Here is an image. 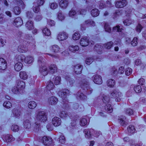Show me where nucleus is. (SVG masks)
I'll return each instance as SVG.
<instances>
[{
	"label": "nucleus",
	"instance_id": "1",
	"mask_svg": "<svg viewBox=\"0 0 146 146\" xmlns=\"http://www.w3.org/2000/svg\"><path fill=\"white\" fill-rule=\"evenodd\" d=\"M26 40H28L29 41H27L26 43V41L23 42V45H20L18 48V51L21 53H25L28 51V47H30L31 46V48H34L35 46V42L34 39L32 36L30 35H26L24 37Z\"/></svg>",
	"mask_w": 146,
	"mask_h": 146
},
{
	"label": "nucleus",
	"instance_id": "2",
	"mask_svg": "<svg viewBox=\"0 0 146 146\" xmlns=\"http://www.w3.org/2000/svg\"><path fill=\"white\" fill-rule=\"evenodd\" d=\"M47 119L46 114L44 111H36L34 117L35 123L33 125L34 128L36 129H39L40 123L44 122Z\"/></svg>",
	"mask_w": 146,
	"mask_h": 146
},
{
	"label": "nucleus",
	"instance_id": "3",
	"mask_svg": "<svg viewBox=\"0 0 146 146\" xmlns=\"http://www.w3.org/2000/svg\"><path fill=\"white\" fill-rule=\"evenodd\" d=\"M103 104L104 106V111H107L109 113H111L113 111L112 106L109 103L110 98L108 95L104 94L102 96Z\"/></svg>",
	"mask_w": 146,
	"mask_h": 146
},
{
	"label": "nucleus",
	"instance_id": "4",
	"mask_svg": "<svg viewBox=\"0 0 146 146\" xmlns=\"http://www.w3.org/2000/svg\"><path fill=\"white\" fill-rule=\"evenodd\" d=\"M69 94V91L67 89H64L62 91H59L58 93L59 96L62 98L63 106L65 108H68L69 107V104L70 103L68 102L66 96Z\"/></svg>",
	"mask_w": 146,
	"mask_h": 146
},
{
	"label": "nucleus",
	"instance_id": "5",
	"mask_svg": "<svg viewBox=\"0 0 146 146\" xmlns=\"http://www.w3.org/2000/svg\"><path fill=\"white\" fill-rule=\"evenodd\" d=\"M38 63L41 66L39 68L40 74L43 76L46 75L48 73V69L45 65V60L42 58H39L38 60Z\"/></svg>",
	"mask_w": 146,
	"mask_h": 146
},
{
	"label": "nucleus",
	"instance_id": "6",
	"mask_svg": "<svg viewBox=\"0 0 146 146\" xmlns=\"http://www.w3.org/2000/svg\"><path fill=\"white\" fill-rule=\"evenodd\" d=\"M83 79L82 81L79 83L82 88L87 92L88 94H91L92 92V89L90 88L89 86V82L86 81L84 76L82 78Z\"/></svg>",
	"mask_w": 146,
	"mask_h": 146
},
{
	"label": "nucleus",
	"instance_id": "7",
	"mask_svg": "<svg viewBox=\"0 0 146 146\" xmlns=\"http://www.w3.org/2000/svg\"><path fill=\"white\" fill-rule=\"evenodd\" d=\"M110 95L111 98H115L116 101L119 102L121 100L122 94L118 90H113L111 92Z\"/></svg>",
	"mask_w": 146,
	"mask_h": 146
},
{
	"label": "nucleus",
	"instance_id": "8",
	"mask_svg": "<svg viewBox=\"0 0 146 146\" xmlns=\"http://www.w3.org/2000/svg\"><path fill=\"white\" fill-rule=\"evenodd\" d=\"M80 44L82 46H86L88 45L91 46L93 45L94 42L92 40L89 41L87 38L84 37L82 38L80 42Z\"/></svg>",
	"mask_w": 146,
	"mask_h": 146
},
{
	"label": "nucleus",
	"instance_id": "9",
	"mask_svg": "<svg viewBox=\"0 0 146 146\" xmlns=\"http://www.w3.org/2000/svg\"><path fill=\"white\" fill-rule=\"evenodd\" d=\"M42 141L46 146H53L52 139L50 137L44 136L42 138Z\"/></svg>",
	"mask_w": 146,
	"mask_h": 146
},
{
	"label": "nucleus",
	"instance_id": "10",
	"mask_svg": "<svg viewBox=\"0 0 146 146\" xmlns=\"http://www.w3.org/2000/svg\"><path fill=\"white\" fill-rule=\"evenodd\" d=\"M95 23V22L91 20H88L85 21V24L81 25V29L82 30H85L86 29V26H94Z\"/></svg>",
	"mask_w": 146,
	"mask_h": 146
},
{
	"label": "nucleus",
	"instance_id": "11",
	"mask_svg": "<svg viewBox=\"0 0 146 146\" xmlns=\"http://www.w3.org/2000/svg\"><path fill=\"white\" fill-rule=\"evenodd\" d=\"M68 36V35L66 33L61 32L58 35L57 39L60 41L64 40L67 39Z\"/></svg>",
	"mask_w": 146,
	"mask_h": 146
},
{
	"label": "nucleus",
	"instance_id": "12",
	"mask_svg": "<svg viewBox=\"0 0 146 146\" xmlns=\"http://www.w3.org/2000/svg\"><path fill=\"white\" fill-rule=\"evenodd\" d=\"M22 110L21 108H14L12 110L13 115L12 116L18 118L21 115Z\"/></svg>",
	"mask_w": 146,
	"mask_h": 146
},
{
	"label": "nucleus",
	"instance_id": "13",
	"mask_svg": "<svg viewBox=\"0 0 146 146\" xmlns=\"http://www.w3.org/2000/svg\"><path fill=\"white\" fill-rule=\"evenodd\" d=\"M54 86L52 82L51 81H49L47 83V85L46 86L47 89L46 92L48 94H50L51 93L52 94V93L51 92V90H52L54 88Z\"/></svg>",
	"mask_w": 146,
	"mask_h": 146
},
{
	"label": "nucleus",
	"instance_id": "14",
	"mask_svg": "<svg viewBox=\"0 0 146 146\" xmlns=\"http://www.w3.org/2000/svg\"><path fill=\"white\" fill-rule=\"evenodd\" d=\"M52 122L54 126L57 127L61 125L62 121L59 117H55L52 118Z\"/></svg>",
	"mask_w": 146,
	"mask_h": 146
},
{
	"label": "nucleus",
	"instance_id": "15",
	"mask_svg": "<svg viewBox=\"0 0 146 146\" xmlns=\"http://www.w3.org/2000/svg\"><path fill=\"white\" fill-rule=\"evenodd\" d=\"M126 0H122L115 2V6L117 8H121L125 7L127 4Z\"/></svg>",
	"mask_w": 146,
	"mask_h": 146
},
{
	"label": "nucleus",
	"instance_id": "16",
	"mask_svg": "<svg viewBox=\"0 0 146 146\" xmlns=\"http://www.w3.org/2000/svg\"><path fill=\"white\" fill-rule=\"evenodd\" d=\"M3 140L5 142H9L14 140V138L12 135L10 134L5 135L2 137Z\"/></svg>",
	"mask_w": 146,
	"mask_h": 146
},
{
	"label": "nucleus",
	"instance_id": "17",
	"mask_svg": "<svg viewBox=\"0 0 146 146\" xmlns=\"http://www.w3.org/2000/svg\"><path fill=\"white\" fill-rule=\"evenodd\" d=\"M7 64L6 60L3 58H0V70H4L7 68Z\"/></svg>",
	"mask_w": 146,
	"mask_h": 146
},
{
	"label": "nucleus",
	"instance_id": "18",
	"mask_svg": "<svg viewBox=\"0 0 146 146\" xmlns=\"http://www.w3.org/2000/svg\"><path fill=\"white\" fill-rule=\"evenodd\" d=\"M93 81L97 84H101L102 82V77L101 76L98 75H95L93 76Z\"/></svg>",
	"mask_w": 146,
	"mask_h": 146
},
{
	"label": "nucleus",
	"instance_id": "19",
	"mask_svg": "<svg viewBox=\"0 0 146 146\" xmlns=\"http://www.w3.org/2000/svg\"><path fill=\"white\" fill-rule=\"evenodd\" d=\"M14 25L16 27L21 26L23 24V22L22 19L19 17L16 18L14 21Z\"/></svg>",
	"mask_w": 146,
	"mask_h": 146
},
{
	"label": "nucleus",
	"instance_id": "20",
	"mask_svg": "<svg viewBox=\"0 0 146 146\" xmlns=\"http://www.w3.org/2000/svg\"><path fill=\"white\" fill-rule=\"evenodd\" d=\"M48 70L50 73L53 74L56 71L57 67L56 65L51 64L49 66Z\"/></svg>",
	"mask_w": 146,
	"mask_h": 146
},
{
	"label": "nucleus",
	"instance_id": "21",
	"mask_svg": "<svg viewBox=\"0 0 146 146\" xmlns=\"http://www.w3.org/2000/svg\"><path fill=\"white\" fill-rule=\"evenodd\" d=\"M17 87L21 91L23 90L25 88V83L23 81L21 80H18L17 82Z\"/></svg>",
	"mask_w": 146,
	"mask_h": 146
},
{
	"label": "nucleus",
	"instance_id": "22",
	"mask_svg": "<svg viewBox=\"0 0 146 146\" xmlns=\"http://www.w3.org/2000/svg\"><path fill=\"white\" fill-rule=\"evenodd\" d=\"M34 60L33 57L30 55H28L26 57L25 56L24 62L25 63L30 64L33 63Z\"/></svg>",
	"mask_w": 146,
	"mask_h": 146
},
{
	"label": "nucleus",
	"instance_id": "23",
	"mask_svg": "<svg viewBox=\"0 0 146 146\" xmlns=\"http://www.w3.org/2000/svg\"><path fill=\"white\" fill-rule=\"evenodd\" d=\"M58 102V99L54 96H51L48 100V102L51 105L56 104Z\"/></svg>",
	"mask_w": 146,
	"mask_h": 146
},
{
	"label": "nucleus",
	"instance_id": "24",
	"mask_svg": "<svg viewBox=\"0 0 146 146\" xmlns=\"http://www.w3.org/2000/svg\"><path fill=\"white\" fill-rule=\"evenodd\" d=\"M23 66V64L20 62L16 63L14 65V68L16 71L19 72L22 68Z\"/></svg>",
	"mask_w": 146,
	"mask_h": 146
},
{
	"label": "nucleus",
	"instance_id": "25",
	"mask_svg": "<svg viewBox=\"0 0 146 146\" xmlns=\"http://www.w3.org/2000/svg\"><path fill=\"white\" fill-rule=\"evenodd\" d=\"M68 1L67 0H61L59 3L60 6L63 9H66L68 6Z\"/></svg>",
	"mask_w": 146,
	"mask_h": 146
},
{
	"label": "nucleus",
	"instance_id": "26",
	"mask_svg": "<svg viewBox=\"0 0 146 146\" xmlns=\"http://www.w3.org/2000/svg\"><path fill=\"white\" fill-rule=\"evenodd\" d=\"M82 69V66L79 64L76 65L74 68L75 72L76 74H80L81 73Z\"/></svg>",
	"mask_w": 146,
	"mask_h": 146
},
{
	"label": "nucleus",
	"instance_id": "27",
	"mask_svg": "<svg viewBox=\"0 0 146 146\" xmlns=\"http://www.w3.org/2000/svg\"><path fill=\"white\" fill-rule=\"evenodd\" d=\"M136 131L135 127L132 125H129L128 126V135H133Z\"/></svg>",
	"mask_w": 146,
	"mask_h": 146
},
{
	"label": "nucleus",
	"instance_id": "28",
	"mask_svg": "<svg viewBox=\"0 0 146 146\" xmlns=\"http://www.w3.org/2000/svg\"><path fill=\"white\" fill-rule=\"evenodd\" d=\"M19 76L20 78L23 80H26L28 77L27 72L25 71L20 72L19 73Z\"/></svg>",
	"mask_w": 146,
	"mask_h": 146
},
{
	"label": "nucleus",
	"instance_id": "29",
	"mask_svg": "<svg viewBox=\"0 0 146 146\" xmlns=\"http://www.w3.org/2000/svg\"><path fill=\"white\" fill-rule=\"evenodd\" d=\"M103 48V47L102 46L98 44L96 45L94 47L96 51L97 52L100 54L102 53Z\"/></svg>",
	"mask_w": 146,
	"mask_h": 146
},
{
	"label": "nucleus",
	"instance_id": "30",
	"mask_svg": "<svg viewBox=\"0 0 146 146\" xmlns=\"http://www.w3.org/2000/svg\"><path fill=\"white\" fill-rule=\"evenodd\" d=\"M69 49L70 51L75 52L79 50V47L78 45H71L69 46Z\"/></svg>",
	"mask_w": 146,
	"mask_h": 146
},
{
	"label": "nucleus",
	"instance_id": "31",
	"mask_svg": "<svg viewBox=\"0 0 146 146\" xmlns=\"http://www.w3.org/2000/svg\"><path fill=\"white\" fill-rule=\"evenodd\" d=\"M58 111L59 115L61 118H65L68 116V114L64 111L58 110Z\"/></svg>",
	"mask_w": 146,
	"mask_h": 146
},
{
	"label": "nucleus",
	"instance_id": "32",
	"mask_svg": "<svg viewBox=\"0 0 146 146\" xmlns=\"http://www.w3.org/2000/svg\"><path fill=\"white\" fill-rule=\"evenodd\" d=\"M24 127L26 129L30 128L31 126V122L28 119L25 120L23 123Z\"/></svg>",
	"mask_w": 146,
	"mask_h": 146
},
{
	"label": "nucleus",
	"instance_id": "33",
	"mask_svg": "<svg viewBox=\"0 0 146 146\" xmlns=\"http://www.w3.org/2000/svg\"><path fill=\"white\" fill-rule=\"evenodd\" d=\"M33 21H29L26 23L25 26L27 29L30 30L32 29L33 28Z\"/></svg>",
	"mask_w": 146,
	"mask_h": 146
},
{
	"label": "nucleus",
	"instance_id": "34",
	"mask_svg": "<svg viewBox=\"0 0 146 146\" xmlns=\"http://www.w3.org/2000/svg\"><path fill=\"white\" fill-rule=\"evenodd\" d=\"M125 117L123 115L119 117L118 120L121 125L123 126H125Z\"/></svg>",
	"mask_w": 146,
	"mask_h": 146
},
{
	"label": "nucleus",
	"instance_id": "35",
	"mask_svg": "<svg viewBox=\"0 0 146 146\" xmlns=\"http://www.w3.org/2000/svg\"><path fill=\"white\" fill-rule=\"evenodd\" d=\"M92 15L94 17H97L99 14V11L97 9H94L92 10L91 11Z\"/></svg>",
	"mask_w": 146,
	"mask_h": 146
},
{
	"label": "nucleus",
	"instance_id": "36",
	"mask_svg": "<svg viewBox=\"0 0 146 146\" xmlns=\"http://www.w3.org/2000/svg\"><path fill=\"white\" fill-rule=\"evenodd\" d=\"M28 106L29 108L34 109L36 107V104L35 102L31 101L29 103Z\"/></svg>",
	"mask_w": 146,
	"mask_h": 146
},
{
	"label": "nucleus",
	"instance_id": "37",
	"mask_svg": "<svg viewBox=\"0 0 146 146\" xmlns=\"http://www.w3.org/2000/svg\"><path fill=\"white\" fill-rule=\"evenodd\" d=\"M108 86L110 87H113L115 84V82L114 80L110 79L107 82Z\"/></svg>",
	"mask_w": 146,
	"mask_h": 146
},
{
	"label": "nucleus",
	"instance_id": "38",
	"mask_svg": "<svg viewBox=\"0 0 146 146\" xmlns=\"http://www.w3.org/2000/svg\"><path fill=\"white\" fill-rule=\"evenodd\" d=\"M134 90L136 93H140L142 91V88L141 86L136 85L134 87Z\"/></svg>",
	"mask_w": 146,
	"mask_h": 146
},
{
	"label": "nucleus",
	"instance_id": "39",
	"mask_svg": "<svg viewBox=\"0 0 146 146\" xmlns=\"http://www.w3.org/2000/svg\"><path fill=\"white\" fill-rule=\"evenodd\" d=\"M84 132L85 134V137L88 138H90L91 137L92 134L88 129H85L84 130Z\"/></svg>",
	"mask_w": 146,
	"mask_h": 146
},
{
	"label": "nucleus",
	"instance_id": "40",
	"mask_svg": "<svg viewBox=\"0 0 146 146\" xmlns=\"http://www.w3.org/2000/svg\"><path fill=\"white\" fill-rule=\"evenodd\" d=\"M123 29L122 28H120L119 25H116L115 27H113V31L114 32H121Z\"/></svg>",
	"mask_w": 146,
	"mask_h": 146
},
{
	"label": "nucleus",
	"instance_id": "41",
	"mask_svg": "<svg viewBox=\"0 0 146 146\" xmlns=\"http://www.w3.org/2000/svg\"><path fill=\"white\" fill-rule=\"evenodd\" d=\"M80 37V35L78 33H75L72 36V38L74 40H78Z\"/></svg>",
	"mask_w": 146,
	"mask_h": 146
},
{
	"label": "nucleus",
	"instance_id": "42",
	"mask_svg": "<svg viewBox=\"0 0 146 146\" xmlns=\"http://www.w3.org/2000/svg\"><path fill=\"white\" fill-rule=\"evenodd\" d=\"M60 48L56 45H54L52 47L51 50L54 52H58L59 51Z\"/></svg>",
	"mask_w": 146,
	"mask_h": 146
},
{
	"label": "nucleus",
	"instance_id": "43",
	"mask_svg": "<svg viewBox=\"0 0 146 146\" xmlns=\"http://www.w3.org/2000/svg\"><path fill=\"white\" fill-rule=\"evenodd\" d=\"M138 38L135 37L133 38L131 42V45L133 46H137L138 44Z\"/></svg>",
	"mask_w": 146,
	"mask_h": 146
},
{
	"label": "nucleus",
	"instance_id": "44",
	"mask_svg": "<svg viewBox=\"0 0 146 146\" xmlns=\"http://www.w3.org/2000/svg\"><path fill=\"white\" fill-rule=\"evenodd\" d=\"M42 33L45 35L49 36L51 34V33L50 30L47 28H44L42 30Z\"/></svg>",
	"mask_w": 146,
	"mask_h": 146
},
{
	"label": "nucleus",
	"instance_id": "45",
	"mask_svg": "<svg viewBox=\"0 0 146 146\" xmlns=\"http://www.w3.org/2000/svg\"><path fill=\"white\" fill-rule=\"evenodd\" d=\"M113 45V43L110 41L107 42L106 44L103 45L104 47L107 49H110Z\"/></svg>",
	"mask_w": 146,
	"mask_h": 146
},
{
	"label": "nucleus",
	"instance_id": "46",
	"mask_svg": "<svg viewBox=\"0 0 146 146\" xmlns=\"http://www.w3.org/2000/svg\"><path fill=\"white\" fill-rule=\"evenodd\" d=\"M66 80L69 82V84L71 86H72L75 82L74 80H72L68 76H67L65 77Z\"/></svg>",
	"mask_w": 146,
	"mask_h": 146
},
{
	"label": "nucleus",
	"instance_id": "47",
	"mask_svg": "<svg viewBox=\"0 0 146 146\" xmlns=\"http://www.w3.org/2000/svg\"><path fill=\"white\" fill-rule=\"evenodd\" d=\"M25 56L22 54H20L18 56H16V58L17 60L21 62H24Z\"/></svg>",
	"mask_w": 146,
	"mask_h": 146
},
{
	"label": "nucleus",
	"instance_id": "48",
	"mask_svg": "<svg viewBox=\"0 0 146 146\" xmlns=\"http://www.w3.org/2000/svg\"><path fill=\"white\" fill-rule=\"evenodd\" d=\"M87 120L84 118H82L80 121V124L82 126H84L87 125Z\"/></svg>",
	"mask_w": 146,
	"mask_h": 146
},
{
	"label": "nucleus",
	"instance_id": "49",
	"mask_svg": "<svg viewBox=\"0 0 146 146\" xmlns=\"http://www.w3.org/2000/svg\"><path fill=\"white\" fill-rule=\"evenodd\" d=\"M77 95V96L81 100H83L86 98V96H85L82 93H80V92H78Z\"/></svg>",
	"mask_w": 146,
	"mask_h": 146
},
{
	"label": "nucleus",
	"instance_id": "50",
	"mask_svg": "<svg viewBox=\"0 0 146 146\" xmlns=\"http://www.w3.org/2000/svg\"><path fill=\"white\" fill-rule=\"evenodd\" d=\"M13 12L15 15H18L21 13V10L18 6L15 7L13 9Z\"/></svg>",
	"mask_w": 146,
	"mask_h": 146
},
{
	"label": "nucleus",
	"instance_id": "51",
	"mask_svg": "<svg viewBox=\"0 0 146 146\" xmlns=\"http://www.w3.org/2000/svg\"><path fill=\"white\" fill-rule=\"evenodd\" d=\"M61 78L60 77L57 76L55 78L54 80V83L55 85L59 84L60 82Z\"/></svg>",
	"mask_w": 146,
	"mask_h": 146
},
{
	"label": "nucleus",
	"instance_id": "52",
	"mask_svg": "<svg viewBox=\"0 0 146 146\" xmlns=\"http://www.w3.org/2000/svg\"><path fill=\"white\" fill-rule=\"evenodd\" d=\"M3 106L4 107L7 108H9L11 107L12 104L10 102L7 101L4 103Z\"/></svg>",
	"mask_w": 146,
	"mask_h": 146
},
{
	"label": "nucleus",
	"instance_id": "53",
	"mask_svg": "<svg viewBox=\"0 0 146 146\" xmlns=\"http://www.w3.org/2000/svg\"><path fill=\"white\" fill-rule=\"evenodd\" d=\"M59 141L62 144L64 143H65L66 139L65 137L62 134H61L60 135V137L59 138Z\"/></svg>",
	"mask_w": 146,
	"mask_h": 146
},
{
	"label": "nucleus",
	"instance_id": "54",
	"mask_svg": "<svg viewBox=\"0 0 146 146\" xmlns=\"http://www.w3.org/2000/svg\"><path fill=\"white\" fill-rule=\"evenodd\" d=\"M104 29L105 31L108 33H110L111 31V28L108 24L106 23L104 25Z\"/></svg>",
	"mask_w": 146,
	"mask_h": 146
},
{
	"label": "nucleus",
	"instance_id": "55",
	"mask_svg": "<svg viewBox=\"0 0 146 146\" xmlns=\"http://www.w3.org/2000/svg\"><path fill=\"white\" fill-rule=\"evenodd\" d=\"M134 10V9L133 8H131V9H130H130H129L128 8V24H129V25H130L132 23V21H131V20L129 19V17L130 16V14H131V13L132 12V11L133 12V11Z\"/></svg>",
	"mask_w": 146,
	"mask_h": 146
},
{
	"label": "nucleus",
	"instance_id": "56",
	"mask_svg": "<svg viewBox=\"0 0 146 146\" xmlns=\"http://www.w3.org/2000/svg\"><path fill=\"white\" fill-rule=\"evenodd\" d=\"M13 92L14 94H18L20 92V91L17 87H13L12 89Z\"/></svg>",
	"mask_w": 146,
	"mask_h": 146
},
{
	"label": "nucleus",
	"instance_id": "57",
	"mask_svg": "<svg viewBox=\"0 0 146 146\" xmlns=\"http://www.w3.org/2000/svg\"><path fill=\"white\" fill-rule=\"evenodd\" d=\"M143 28V26L140 23H138L135 29L137 32L140 33Z\"/></svg>",
	"mask_w": 146,
	"mask_h": 146
},
{
	"label": "nucleus",
	"instance_id": "58",
	"mask_svg": "<svg viewBox=\"0 0 146 146\" xmlns=\"http://www.w3.org/2000/svg\"><path fill=\"white\" fill-rule=\"evenodd\" d=\"M11 129L13 131H17L19 130V127L17 125H13L11 127Z\"/></svg>",
	"mask_w": 146,
	"mask_h": 146
},
{
	"label": "nucleus",
	"instance_id": "59",
	"mask_svg": "<svg viewBox=\"0 0 146 146\" xmlns=\"http://www.w3.org/2000/svg\"><path fill=\"white\" fill-rule=\"evenodd\" d=\"M17 4L23 9L24 8L25 5L23 1L22 0H20L18 1Z\"/></svg>",
	"mask_w": 146,
	"mask_h": 146
},
{
	"label": "nucleus",
	"instance_id": "60",
	"mask_svg": "<svg viewBox=\"0 0 146 146\" xmlns=\"http://www.w3.org/2000/svg\"><path fill=\"white\" fill-rule=\"evenodd\" d=\"M135 65L136 66H142V65L143 66H144V64L141 63V61L139 59H137L135 61Z\"/></svg>",
	"mask_w": 146,
	"mask_h": 146
},
{
	"label": "nucleus",
	"instance_id": "61",
	"mask_svg": "<svg viewBox=\"0 0 146 146\" xmlns=\"http://www.w3.org/2000/svg\"><path fill=\"white\" fill-rule=\"evenodd\" d=\"M99 8L100 9H102L103 8H105L106 6V5L104 3V1H101L99 2Z\"/></svg>",
	"mask_w": 146,
	"mask_h": 146
},
{
	"label": "nucleus",
	"instance_id": "62",
	"mask_svg": "<svg viewBox=\"0 0 146 146\" xmlns=\"http://www.w3.org/2000/svg\"><path fill=\"white\" fill-rule=\"evenodd\" d=\"M47 24L50 26H54L55 25V23L54 21L50 19H48L47 21Z\"/></svg>",
	"mask_w": 146,
	"mask_h": 146
},
{
	"label": "nucleus",
	"instance_id": "63",
	"mask_svg": "<svg viewBox=\"0 0 146 146\" xmlns=\"http://www.w3.org/2000/svg\"><path fill=\"white\" fill-rule=\"evenodd\" d=\"M58 18L59 20L61 21L63 20L65 18L64 16L61 12H59L58 13Z\"/></svg>",
	"mask_w": 146,
	"mask_h": 146
},
{
	"label": "nucleus",
	"instance_id": "64",
	"mask_svg": "<svg viewBox=\"0 0 146 146\" xmlns=\"http://www.w3.org/2000/svg\"><path fill=\"white\" fill-rule=\"evenodd\" d=\"M93 59L92 58H89L86 60V63L88 65H89L93 62Z\"/></svg>",
	"mask_w": 146,
	"mask_h": 146
}]
</instances>
